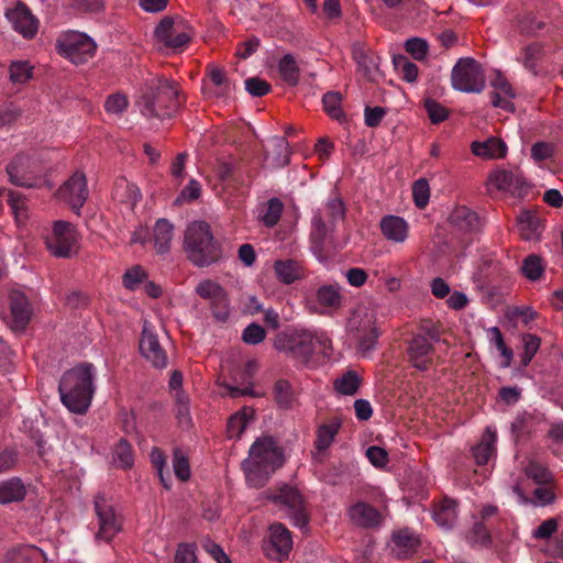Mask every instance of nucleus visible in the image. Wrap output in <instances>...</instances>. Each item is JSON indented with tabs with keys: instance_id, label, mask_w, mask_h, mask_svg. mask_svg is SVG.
I'll use <instances>...</instances> for the list:
<instances>
[{
	"instance_id": "33",
	"label": "nucleus",
	"mask_w": 563,
	"mask_h": 563,
	"mask_svg": "<svg viewBox=\"0 0 563 563\" xmlns=\"http://www.w3.org/2000/svg\"><path fill=\"white\" fill-rule=\"evenodd\" d=\"M517 227L520 236L523 240L531 241L538 239L541 234V224L539 218L531 211H522L517 219Z\"/></svg>"
},
{
	"instance_id": "13",
	"label": "nucleus",
	"mask_w": 563,
	"mask_h": 563,
	"mask_svg": "<svg viewBox=\"0 0 563 563\" xmlns=\"http://www.w3.org/2000/svg\"><path fill=\"white\" fill-rule=\"evenodd\" d=\"M76 243L77 232L75 227L63 220L55 221L51 233L45 236L47 250L56 257H70Z\"/></svg>"
},
{
	"instance_id": "59",
	"label": "nucleus",
	"mask_w": 563,
	"mask_h": 563,
	"mask_svg": "<svg viewBox=\"0 0 563 563\" xmlns=\"http://www.w3.org/2000/svg\"><path fill=\"white\" fill-rule=\"evenodd\" d=\"M213 317L221 322H225L229 318V301L225 291L210 302Z\"/></svg>"
},
{
	"instance_id": "4",
	"label": "nucleus",
	"mask_w": 563,
	"mask_h": 563,
	"mask_svg": "<svg viewBox=\"0 0 563 563\" xmlns=\"http://www.w3.org/2000/svg\"><path fill=\"white\" fill-rule=\"evenodd\" d=\"M331 340L324 332H311L296 327L284 329V353L302 365H308L314 354L329 356Z\"/></svg>"
},
{
	"instance_id": "45",
	"label": "nucleus",
	"mask_w": 563,
	"mask_h": 563,
	"mask_svg": "<svg viewBox=\"0 0 563 563\" xmlns=\"http://www.w3.org/2000/svg\"><path fill=\"white\" fill-rule=\"evenodd\" d=\"M395 69L408 82H415L418 77V67L405 56L394 58Z\"/></svg>"
},
{
	"instance_id": "58",
	"label": "nucleus",
	"mask_w": 563,
	"mask_h": 563,
	"mask_svg": "<svg viewBox=\"0 0 563 563\" xmlns=\"http://www.w3.org/2000/svg\"><path fill=\"white\" fill-rule=\"evenodd\" d=\"M265 334L264 328L253 322L243 330L242 340L246 344L256 345L265 339Z\"/></svg>"
},
{
	"instance_id": "48",
	"label": "nucleus",
	"mask_w": 563,
	"mask_h": 563,
	"mask_svg": "<svg viewBox=\"0 0 563 563\" xmlns=\"http://www.w3.org/2000/svg\"><path fill=\"white\" fill-rule=\"evenodd\" d=\"M342 97L339 92H327L322 98L325 112L333 119L340 120L344 114L341 108Z\"/></svg>"
},
{
	"instance_id": "2",
	"label": "nucleus",
	"mask_w": 563,
	"mask_h": 563,
	"mask_svg": "<svg viewBox=\"0 0 563 563\" xmlns=\"http://www.w3.org/2000/svg\"><path fill=\"white\" fill-rule=\"evenodd\" d=\"M95 376L96 368L91 363H80L62 375L58 393L62 404L70 412L84 415L88 411L96 391Z\"/></svg>"
},
{
	"instance_id": "55",
	"label": "nucleus",
	"mask_w": 563,
	"mask_h": 563,
	"mask_svg": "<svg viewBox=\"0 0 563 563\" xmlns=\"http://www.w3.org/2000/svg\"><path fill=\"white\" fill-rule=\"evenodd\" d=\"M405 48L415 59L422 60L427 57L429 45L420 37H412L406 41Z\"/></svg>"
},
{
	"instance_id": "47",
	"label": "nucleus",
	"mask_w": 563,
	"mask_h": 563,
	"mask_svg": "<svg viewBox=\"0 0 563 563\" xmlns=\"http://www.w3.org/2000/svg\"><path fill=\"white\" fill-rule=\"evenodd\" d=\"M526 475L533 479L537 484L543 485L552 481L551 472L542 464L531 461L526 466Z\"/></svg>"
},
{
	"instance_id": "15",
	"label": "nucleus",
	"mask_w": 563,
	"mask_h": 563,
	"mask_svg": "<svg viewBox=\"0 0 563 563\" xmlns=\"http://www.w3.org/2000/svg\"><path fill=\"white\" fill-rule=\"evenodd\" d=\"M95 510L99 525L96 538L109 542L121 531V521L104 496L98 495L96 497Z\"/></svg>"
},
{
	"instance_id": "40",
	"label": "nucleus",
	"mask_w": 563,
	"mask_h": 563,
	"mask_svg": "<svg viewBox=\"0 0 563 563\" xmlns=\"http://www.w3.org/2000/svg\"><path fill=\"white\" fill-rule=\"evenodd\" d=\"M173 468L179 481L186 482L190 478L191 471L188 456L179 448H175L173 452Z\"/></svg>"
},
{
	"instance_id": "42",
	"label": "nucleus",
	"mask_w": 563,
	"mask_h": 563,
	"mask_svg": "<svg viewBox=\"0 0 563 563\" xmlns=\"http://www.w3.org/2000/svg\"><path fill=\"white\" fill-rule=\"evenodd\" d=\"M521 272L529 280L536 282L540 279L544 273L542 260L534 254L527 256L522 263Z\"/></svg>"
},
{
	"instance_id": "60",
	"label": "nucleus",
	"mask_w": 563,
	"mask_h": 563,
	"mask_svg": "<svg viewBox=\"0 0 563 563\" xmlns=\"http://www.w3.org/2000/svg\"><path fill=\"white\" fill-rule=\"evenodd\" d=\"M244 84L246 91L254 97H263L271 90L269 84L258 77H250Z\"/></svg>"
},
{
	"instance_id": "38",
	"label": "nucleus",
	"mask_w": 563,
	"mask_h": 563,
	"mask_svg": "<svg viewBox=\"0 0 563 563\" xmlns=\"http://www.w3.org/2000/svg\"><path fill=\"white\" fill-rule=\"evenodd\" d=\"M308 271L297 257L284 260V284H292L307 277Z\"/></svg>"
},
{
	"instance_id": "41",
	"label": "nucleus",
	"mask_w": 563,
	"mask_h": 563,
	"mask_svg": "<svg viewBox=\"0 0 563 563\" xmlns=\"http://www.w3.org/2000/svg\"><path fill=\"white\" fill-rule=\"evenodd\" d=\"M489 342L494 345L504 358L503 366L508 367L511 363L514 353L509 349L503 338L501 331L497 327H493L488 330Z\"/></svg>"
},
{
	"instance_id": "35",
	"label": "nucleus",
	"mask_w": 563,
	"mask_h": 563,
	"mask_svg": "<svg viewBox=\"0 0 563 563\" xmlns=\"http://www.w3.org/2000/svg\"><path fill=\"white\" fill-rule=\"evenodd\" d=\"M341 428V420L333 418L329 422L321 424L317 430L316 449L324 451L331 446L335 435Z\"/></svg>"
},
{
	"instance_id": "1",
	"label": "nucleus",
	"mask_w": 563,
	"mask_h": 563,
	"mask_svg": "<svg viewBox=\"0 0 563 563\" xmlns=\"http://www.w3.org/2000/svg\"><path fill=\"white\" fill-rule=\"evenodd\" d=\"M282 465V445L278 437L263 434L250 446L242 470L249 486L263 487Z\"/></svg>"
},
{
	"instance_id": "26",
	"label": "nucleus",
	"mask_w": 563,
	"mask_h": 563,
	"mask_svg": "<svg viewBox=\"0 0 563 563\" xmlns=\"http://www.w3.org/2000/svg\"><path fill=\"white\" fill-rule=\"evenodd\" d=\"M432 517L439 527L450 530L457 519V503L450 498L442 499L434 505Z\"/></svg>"
},
{
	"instance_id": "62",
	"label": "nucleus",
	"mask_w": 563,
	"mask_h": 563,
	"mask_svg": "<svg viewBox=\"0 0 563 563\" xmlns=\"http://www.w3.org/2000/svg\"><path fill=\"white\" fill-rule=\"evenodd\" d=\"M7 201L14 211L16 219H20V217H26L25 199L20 191L9 190Z\"/></svg>"
},
{
	"instance_id": "18",
	"label": "nucleus",
	"mask_w": 563,
	"mask_h": 563,
	"mask_svg": "<svg viewBox=\"0 0 563 563\" xmlns=\"http://www.w3.org/2000/svg\"><path fill=\"white\" fill-rule=\"evenodd\" d=\"M8 303L11 316V328L15 331L24 330L33 314V308L29 298L23 291L12 289L8 296Z\"/></svg>"
},
{
	"instance_id": "36",
	"label": "nucleus",
	"mask_w": 563,
	"mask_h": 563,
	"mask_svg": "<svg viewBox=\"0 0 563 563\" xmlns=\"http://www.w3.org/2000/svg\"><path fill=\"white\" fill-rule=\"evenodd\" d=\"M254 410L249 407H243L235 412L228 421L227 433L230 439L240 438L244 432L247 423L253 419Z\"/></svg>"
},
{
	"instance_id": "3",
	"label": "nucleus",
	"mask_w": 563,
	"mask_h": 563,
	"mask_svg": "<svg viewBox=\"0 0 563 563\" xmlns=\"http://www.w3.org/2000/svg\"><path fill=\"white\" fill-rule=\"evenodd\" d=\"M184 251L187 258L197 267H208L223 256L222 243L213 235L206 221L191 222L184 235Z\"/></svg>"
},
{
	"instance_id": "5",
	"label": "nucleus",
	"mask_w": 563,
	"mask_h": 563,
	"mask_svg": "<svg viewBox=\"0 0 563 563\" xmlns=\"http://www.w3.org/2000/svg\"><path fill=\"white\" fill-rule=\"evenodd\" d=\"M141 113L146 118H172L180 108L183 100L177 82L162 79L142 98Z\"/></svg>"
},
{
	"instance_id": "7",
	"label": "nucleus",
	"mask_w": 563,
	"mask_h": 563,
	"mask_svg": "<svg viewBox=\"0 0 563 563\" xmlns=\"http://www.w3.org/2000/svg\"><path fill=\"white\" fill-rule=\"evenodd\" d=\"M345 207L343 201L335 197L329 199L328 202L316 211L312 218L311 230V249L317 257L322 261L320 251L325 236L334 230L336 224L344 220Z\"/></svg>"
},
{
	"instance_id": "17",
	"label": "nucleus",
	"mask_w": 563,
	"mask_h": 563,
	"mask_svg": "<svg viewBox=\"0 0 563 563\" xmlns=\"http://www.w3.org/2000/svg\"><path fill=\"white\" fill-rule=\"evenodd\" d=\"M5 18L14 31L24 38H33L37 33L38 20L32 14L27 5L21 1H18L13 8L7 9Z\"/></svg>"
},
{
	"instance_id": "16",
	"label": "nucleus",
	"mask_w": 563,
	"mask_h": 563,
	"mask_svg": "<svg viewBox=\"0 0 563 563\" xmlns=\"http://www.w3.org/2000/svg\"><path fill=\"white\" fill-rule=\"evenodd\" d=\"M58 197L79 214L80 208L88 198L86 176L80 172L74 173L58 189Z\"/></svg>"
},
{
	"instance_id": "51",
	"label": "nucleus",
	"mask_w": 563,
	"mask_h": 563,
	"mask_svg": "<svg viewBox=\"0 0 563 563\" xmlns=\"http://www.w3.org/2000/svg\"><path fill=\"white\" fill-rule=\"evenodd\" d=\"M541 54L542 47L539 44L533 43L528 45L521 54L523 66L533 74H537V65Z\"/></svg>"
},
{
	"instance_id": "10",
	"label": "nucleus",
	"mask_w": 563,
	"mask_h": 563,
	"mask_svg": "<svg viewBox=\"0 0 563 563\" xmlns=\"http://www.w3.org/2000/svg\"><path fill=\"white\" fill-rule=\"evenodd\" d=\"M439 341V331L433 327L422 328V333L416 334L408 344V360L420 371L428 369L433 364L434 347L432 342Z\"/></svg>"
},
{
	"instance_id": "64",
	"label": "nucleus",
	"mask_w": 563,
	"mask_h": 563,
	"mask_svg": "<svg viewBox=\"0 0 563 563\" xmlns=\"http://www.w3.org/2000/svg\"><path fill=\"white\" fill-rule=\"evenodd\" d=\"M175 563H197L195 545L188 543L179 544L175 555Z\"/></svg>"
},
{
	"instance_id": "46",
	"label": "nucleus",
	"mask_w": 563,
	"mask_h": 563,
	"mask_svg": "<svg viewBox=\"0 0 563 563\" xmlns=\"http://www.w3.org/2000/svg\"><path fill=\"white\" fill-rule=\"evenodd\" d=\"M113 454L123 468H129L134 463L132 446L125 439H120L114 445Z\"/></svg>"
},
{
	"instance_id": "43",
	"label": "nucleus",
	"mask_w": 563,
	"mask_h": 563,
	"mask_svg": "<svg viewBox=\"0 0 563 563\" xmlns=\"http://www.w3.org/2000/svg\"><path fill=\"white\" fill-rule=\"evenodd\" d=\"M466 540L472 547H487L492 538L483 522H474L473 528L467 532Z\"/></svg>"
},
{
	"instance_id": "57",
	"label": "nucleus",
	"mask_w": 563,
	"mask_h": 563,
	"mask_svg": "<svg viewBox=\"0 0 563 563\" xmlns=\"http://www.w3.org/2000/svg\"><path fill=\"white\" fill-rule=\"evenodd\" d=\"M299 219V210L291 201H284V235L286 231L290 234L295 231ZM286 238L284 236V240Z\"/></svg>"
},
{
	"instance_id": "6",
	"label": "nucleus",
	"mask_w": 563,
	"mask_h": 563,
	"mask_svg": "<svg viewBox=\"0 0 563 563\" xmlns=\"http://www.w3.org/2000/svg\"><path fill=\"white\" fill-rule=\"evenodd\" d=\"M349 333L356 341L362 353L372 351L379 336L376 327V310L366 305H358L351 313L347 324Z\"/></svg>"
},
{
	"instance_id": "14",
	"label": "nucleus",
	"mask_w": 563,
	"mask_h": 563,
	"mask_svg": "<svg viewBox=\"0 0 563 563\" xmlns=\"http://www.w3.org/2000/svg\"><path fill=\"white\" fill-rule=\"evenodd\" d=\"M487 190L508 192L521 197L526 194L527 183L519 172L497 169L489 174L486 181Z\"/></svg>"
},
{
	"instance_id": "23",
	"label": "nucleus",
	"mask_w": 563,
	"mask_h": 563,
	"mask_svg": "<svg viewBox=\"0 0 563 563\" xmlns=\"http://www.w3.org/2000/svg\"><path fill=\"white\" fill-rule=\"evenodd\" d=\"M471 151L475 156L483 159H498L506 156L507 145L503 140L492 136L483 142H472Z\"/></svg>"
},
{
	"instance_id": "25",
	"label": "nucleus",
	"mask_w": 563,
	"mask_h": 563,
	"mask_svg": "<svg viewBox=\"0 0 563 563\" xmlns=\"http://www.w3.org/2000/svg\"><path fill=\"white\" fill-rule=\"evenodd\" d=\"M262 550L271 561L282 562V523H272L262 541Z\"/></svg>"
},
{
	"instance_id": "21",
	"label": "nucleus",
	"mask_w": 563,
	"mask_h": 563,
	"mask_svg": "<svg viewBox=\"0 0 563 563\" xmlns=\"http://www.w3.org/2000/svg\"><path fill=\"white\" fill-rule=\"evenodd\" d=\"M353 59L357 64L358 71L369 81H375L380 76L379 57L372 51L363 47H354Z\"/></svg>"
},
{
	"instance_id": "30",
	"label": "nucleus",
	"mask_w": 563,
	"mask_h": 563,
	"mask_svg": "<svg viewBox=\"0 0 563 563\" xmlns=\"http://www.w3.org/2000/svg\"><path fill=\"white\" fill-rule=\"evenodd\" d=\"M452 224L463 232H475L481 222L476 212L465 206L456 207L451 214Z\"/></svg>"
},
{
	"instance_id": "56",
	"label": "nucleus",
	"mask_w": 563,
	"mask_h": 563,
	"mask_svg": "<svg viewBox=\"0 0 563 563\" xmlns=\"http://www.w3.org/2000/svg\"><path fill=\"white\" fill-rule=\"evenodd\" d=\"M146 276L145 271L140 265L133 266L123 275V286L126 289L134 290L145 280Z\"/></svg>"
},
{
	"instance_id": "54",
	"label": "nucleus",
	"mask_w": 563,
	"mask_h": 563,
	"mask_svg": "<svg viewBox=\"0 0 563 563\" xmlns=\"http://www.w3.org/2000/svg\"><path fill=\"white\" fill-rule=\"evenodd\" d=\"M393 540L398 548L402 549L404 553L413 550L419 543L418 538L408 529L394 533Z\"/></svg>"
},
{
	"instance_id": "44",
	"label": "nucleus",
	"mask_w": 563,
	"mask_h": 563,
	"mask_svg": "<svg viewBox=\"0 0 563 563\" xmlns=\"http://www.w3.org/2000/svg\"><path fill=\"white\" fill-rule=\"evenodd\" d=\"M300 68L296 58L290 54H284V85L294 87L299 82Z\"/></svg>"
},
{
	"instance_id": "12",
	"label": "nucleus",
	"mask_w": 563,
	"mask_h": 563,
	"mask_svg": "<svg viewBox=\"0 0 563 563\" xmlns=\"http://www.w3.org/2000/svg\"><path fill=\"white\" fill-rule=\"evenodd\" d=\"M216 174L222 189L229 194L243 192L250 188L253 180V170L245 164L221 161L217 165Z\"/></svg>"
},
{
	"instance_id": "8",
	"label": "nucleus",
	"mask_w": 563,
	"mask_h": 563,
	"mask_svg": "<svg viewBox=\"0 0 563 563\" xmlns=\"http://www.w3.org/2000/svg\"><path fill=\"white\" fill-rule=\"evenodd\" d=\"M451 84L461 92L479 93L485 88V76L482 66L471 57H462L451 73Z\"/></svg>"
},
{
	"instance_id": "50",
	"label": "nucleus",
	"mask_w": 563,
	"mask_h": 563,
	"mask_svg": "<svg viewBox=\"0 0 563 563\" xmlns=\"http://www.w3.org/2000/svg\"><path fill=\"white\" fill-rule=\"evenodd\" d=\"M9 71H10V79L14 84H24L32 76V67L29 65L27 62H22V60L13 62L10 65Z\"/></svg>"
},
{
	"instance_id": "11",
	"label": "nucleus",
	"mask_w": 563,
	"mask_h": 563,
	"mask_svg": "<svg viewBox=\"0 0 563 563\" xmlns=\"http://www.w3.org/2000/svg\"><path fill=\"white\" fill-rule=\"evenodd\" d=\"M155 37L167 48L183 51L192 37V29L180 18L165 16L155 29Z\"/></svg>"
},
{
	"instance_id": "31",
	"label": "nucleus",
	"mask_w": 563,
	"mask_h": 563,
	"mask_svg": "<svg viewBox=\"0 0 563 563\" xmlns=\"http://www.w3.org/2000/svg\"><path fill=\"white\" fill-rule=\"evenodd\" d=\"M173 238L174 225L167 219H158L154 227V247L156 252L161 255L168 253Z\"/></svg>"
},
{
	"instance_id": "27",
	"label": "nucleus",
	"mask_w": 563,
	"mask_h": 563,
	"mask_svg": "<svg viewBox=\"0 0 563 563\" xmlns=\"http://www.w3.org/2000/svg\"><path fill=\"white\" fill-rule=\"evenodd\" d=\"M496 441V430L492 427H487L479 443L473 448V455L478 465L487 464L494 456Z\"/></svg>"
},
{
	"instance_id": "22",
	"label": "nucleus",
	"mask_w": 563,
	"mask_h": 563,
	"mask_svg": "<svg viewBox=\"0 0 563 563\" xmlns=\"http://www.w3.org/2000/svg\"><path fill=\"white\" fill-rule=\"evenodd\" d=\"M384 238L394 243H404L409 235L408 222L398 216H385L379 223Z\"/></svg>"
},
{
	"instance_id": "28",
	"label": "nucleus",
	"mask_w": 563,
	"mask_h": 563,
	"mask_svg": "<svg viewBox=\"0 0 563 563\" xmlns=\"http://www.w3.org/2000/svg\"><path fill=\"white\" fill-rule=\"evenodd\" d=\"M317 302L323 309V312L338 310L342 306L343 296L341 287L338 284L323 285L318 288Z\"/></svg>"
},
{
	"instance_id": "53",
	"label": "nucleus",
	"mask_w": 563,
	"mask_h": 563,
	"mask_svg": "<svg viewBox=\"0 0 563 563\" xmlns=\"http://www.w3.org/2000/svg\"><path fill=\"white\" fill-rule=\"evenodd\" d=\"M129 106L125 95L117 92L107 97L104 101V110L109 114H122Z\"/></svg>"
},
{
	"instance_id": "19",
	"label": "nucleus",
	"mask_w": 563,
	"mask_h": 563,
	"mask_svg": "<svg viewBox=\"0 0 563 563\" xmlns=\"http://www.w3.org/2000/svg\"><path fill=\"white\" fill-rule=\"evenodd\" d=\"M284 515L289 517L292 525L299 529H306L309 517L300 493L290 486L284 485Z\"/></svg>"
},
{
	"instance_id": "63",
	"label": "nucleus",
	"mask_w": 563,
	"mask_h": 563,
	"mask_svg": "<svg viewBox=\"0 0 563 563\" xmlns=\"http://www.w3.org/2000/svg\"><path fill=\"white\" fill-rule=\"evenodd\" d=\"M424 108L432 123H440L448 117V110L435 100H426Z\"/></svg>"
},
{
	"instance_id": "39",
	"label": "nucleus",
	"mask_w": 563,
	"mask_h": 563,
	"mask_svg": "<svg viewBox=\"0 0 563 563\" xmlns=\"http://www.w3.org/2000/svg\"><path fill=\"white\" fill-rule=\"evenodd\" d=\"M282 216V200L279 198H272L264 205L258 213V218L266 227L275 225Z\"/></svg>"
},
{
	"instance_id": "32",
	"label": "nucleus",
	"mask_w": 563,
	"mask_h": 563,
	"mask_svg": "<svg viewBox=\"0 0 563 563\" xmlns=\"http://www.w3.org/2000/svg\"><path fill=\"white\" fill-rule=\"evenodd\" d=\"M112 195L115 200L130 205L132 208L142 197L139 187L125 178H120L115 181Z\"/></svg>"
},
{
	"instance_id": "9",
	"label": "nucleus",
	"mask_w": 563,
	"mask_h": 563,
	"mask_svg": "<svg viewBox=\"0 0 563 563\" xmlns=\"http://www.w3.org/2000/svg\"><path fill=\"white\" fill-rule=\"evenodd\" d=\"M57 48L73 64L81 65L95 55L97 44L85 33L67 31L57 38Z\"/></svg>"
},
{
	"instance_id": "24",
	"label": "nucleus",
	"mask_w": 563,
	"mask_h": 563,
	"mask_svg": "<svg viewBox=\"0 0 563 563\" xmlns=\"http://www.w3.org/2000/svg\"><path fill=\"white\" fill-rule=\"evenodd\" d=\"M349 516L353 523L364 528L377 527L383 519L380 512L366 503L353 505L349 509Z\"/></svg>"
},
{
	"instance_id": "61",
	"label": "nucleus",
	"mask_w": 563,
	"mask_h": 563,
	"mask_svg": "<svg viewBox=\"0 0 563 563\" xmlns=\"http://www.w3.org/2000/svg\"><path fill=\"white\" fill-rule=\"evenodd\" d=\"M554 154V145L548 142H537L531 147V158L536 163L544 162Z\"/></svg>"
},
{
	"instance_id": "37",
	"label": "nucleus",
	"mask_w": 563,
	"mask_h": 563,
	"mask_svg": "<svg viewBox=\"0 0 563 563\" xmlns=\"http://www.w3.org/2000/svg\"><path fill=\"white\" fill-rule=\"evenodd\" d=\"M361 378L354 371H349L333 383L334 389L340 395H354L357 393Z\"/></svg>"
},
{
	"instance_id": "49",
	"label": "nucleus",
	"mask_w": 563,
	"mask_h": 563,
	"mask_svg": "<svg viewBox=\"0 0 563 563\" xmlns=\"http://www.w3.org/2000/svg\"><path fill=\"white\" fill-rule=\"evenodd\" d=\"M412 197L415 205L419 209H423L428 205L430 198V186L426 178H420L413 183Z\"/></svg>"
},
{
	"instance_id": "29",
	"label": "nucleus",
	"mask_w": 563,
	"mask_h": 563,
	"mask_svg": "<svg viewBox=\"0 0 563 563\" xmlns=\"http://www.w3.org/2000/svg\"><path fill=\"white\" fill-rule=\"evenodd\" d=\"M5 559L7 563H42L44 552L35 545L22 544L9 550Z\"/></svg>"
},
{
	"instance_id": "34",
	"label": "nucleus",
	"mask_w": 563,
	"mask_h": 563,
	"mask_svg": "<svg viewBox=\"0 0 563 563\" xmlns=\"http://www.w3.org/2000/svg\"><path fill=\"white\" fill-rule=\"evenodd\" d=\"M26 495V488L19 477H12L0 483V504L21 501Z\"/></svg>"
},
{
	"instance_id": "20",
	"label": "nucleus",
	"mask_w": 563,
	"mask_h": 563,
	"mask_svg": "<svg viewBox=\"0 0 563 563\" xmlns=\"http://www.w3.org/2000/svg\"><path fill=\"white\" fill-rule=\"evenodd\" d=\"M140 351L142 355L156 368H164L167 365V354L162 347L157 335L146 325L140 339Z\"/></svg>"
},
{
	"instance_id": "52",
	"label": "nucleus",
	"mask_w": 563,
	"mask_h": 563,
	"mask_svg": "<svg viewBox=\"0 0 563 563\" xmlns=\"http://www.w3.org/2000/svg\"><path fill=\"white\" fill-rule=\"evenodd\" d=\"M196 292L203 299L210 302L219 298L224 292V289L213 280L206 279L199 283L196 287Z\"/></svg>"
}]
</instances>
